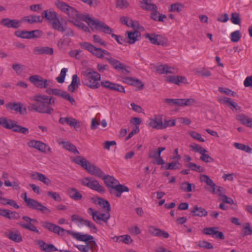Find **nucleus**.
Listing matches in <instances>:
<instances>
[{"label":"nucleus","mask_w":252,"mask_h":252,"mask_svg":"<svg viewBox=\"0 0 252 252\" xmlns=\"http://www.w3.org/2000/svg\"><path fill=\"white\" fill-rule=\"evenodd\" d=\"M33 99L35 102L30 104L28 106L29 111L48 115L54 113V109L51 105L55 103V97L37 94L33 96Z\"/></svg>","instance_id":"1"},{"label":"nucleus","mask_w":252,"mask_h":252,"mask_svg":"<svg viewBox=\"0 0 252 252\" xmlns=\"http://www.w3.org/2000/svg\"><path fill=\"white\" fill-rule=\"evenodd\" d=\"M106 186L109 188L110 193L120 197L124 192H128L129 189L123 185L120 184L119 181L113 176L103 175L102 177Z\"/></svg>","instance_id":"2"},{"label":"nucleus","mask_w":252,"mask_h":252,"mask_svg":"<svg viewBox=\"0 0 252 252\" xmlns=\"http://www.w3.org/2000/svg\"><path fill=\"white\" fill-rule=\"evenodd\" d=\"M55 4L57 7L62 12L68 15L69 18H80L81 20L86 22L88 24L91 17L88 14L80 15L79 14L78 11L74 7L69 6L67 3L56 0L55 1Z\"/></svg>","instance_id":"3"},{"label":"nucleus","mask_w":252,"mask_h":252,"mask_svg":"<svg viewBox=\"0 0 252 252\" xmlns=\"http://www.w3.org/2000/svg\"><path fill=\"white\" fill-rule=\"evenodd\" d=\"M73 161L86 169L90 174L99 178H102L104 174L101 169L91 163L85 158L81 156H77L73 159Z\"/></svg>","instance_id":"4"},{"label":"nucleus","mask_w":252,"mask_h":252,"mask_svg":"<svg viewBox=\"0 0 252 252\" xmlns=\"http://www.w3.org/2000/svg\"><path fill=\"white\" fill-rule=\"evenodd\" d=\"M84 78L82 83L88 87L95 89L100 86L99 81L100 80V75L97 72L90 69L84 73Z\"/></svg>","instance_id":"5"},{"label":"nucleus","mask_w":252,"mask_h":252,"mask_svg":"<svg viewBox=\"0 0 252 252\" xmlns=\"http://www.w3.org/2000/svg\"><path fill=\"white\" fill-rule=\"evenodd\" d=\"M88 25L93 30H96L103 32L105 33L111 34V36L115 39L118 38V35L112 33L113 32V29L97 19H93L91 18Z\"/></svg>","instance_id":"6"},{"label":"nucleus","mask_w":252,"mask_h":252,"mask_svg":"<svg viewBox=\"0 0 252 252\" xmlns=\"http://www.w3.org/2000/svg\"><path fill=\"white\" fill-rule=\"evenodd\" d=\"M81 183L83 186H86L99 193H103L105 192L104 188L94 178L89 177L84 178L81 179Z\"/></svg>","instance_id":"7"},{"label":"nucleus","mask_w":252,"mask_h":252,"mask_svg":"<svg viewBox=\"0 0 252 252\" xmlns=\"http://www.w3.org/2000/svg\"><path fill=\"white\" fill-rule=\"evenodd\" d=\"M87 212L92 216L93 220L97 223H100V221H103L104 222L106 223L110 218L109 212H107V213H100L92 208H89L87 210Z\"/></svg>","instance_id":"8"},{"label":"nucleus","mask_w":252,"mask_h":252,"mask_svg":"<svg viewBox=\"0 0 252 252\" xmlns=\"http://www.w3.org/2000/svg\"><path fill=\"white\" fill-rule=\"evenodd\" d=\"M200 180L201 182L205 183L209 188H205V189L211 192L213 194L218 193L219 195L221 197L223 195L221 193V189L222 188L220 187H218V189L217 191L215 190L216 184L213 182V180L211 179L209 177L206 175H202L200 176Z\"/></svg>","instance_id":"9"},{"label":"nucleus","mask_w":252,"mask_h":252,"mask_svg":"<svg viewBox=\"0 0 252 252\" xmlns=\"http://www.w3.org/2000/svg\"><path fill=\"white\" fill-rule=\"evenodd\" d=\"M29 80L33 85L39 88H47L50 87L51 82V80L44 79L38 75L30 76Z\"/></svg>","instance_id":"10"},{"label":"nucleus","mask_w":252,"mask_h":252,"mask_svg":"<svg viewBox=\"0 0 252 252\" xmlns=\"http://www.w3.org/2000/svg\"><path fill=\"white\" fill-rule=\"evenodd\" d=\"M14 34L19 37L25 39H31L40 37L42 34V32L40 30H36L32 31H27L26 30L16 31Z\"/></svg>","instance_id":"11"},{"label":"nucleus","mask_w":252,"mask_h":252,"mask_svg":"<svg viewBox=\"0 0 252 252\" xmlns=\"http://www.w3.org/2000/svg\"><path fill=\"white\" fill-rule=\"evenodd\" d=\"M28 207L43 214H48L51 212L47 207L44 206L41 203L36 200L32 198L26 205Z\"/></svg>","instance_id":"12"},{"label":"nucleus","mask_w":252,"mask_h":252,"mask_svg":"<svg viewBox=\"0 0 252 252\" xmlns=\"http://www.w3.org/2000/svg\"><path fill=\"white\" fill-rule=\"evenodd\" d=\"M66 232L77 240L85 242L86 244H90L92 241H94V237L87 234H82L70 230H67Z\"/></svg>","instance_id":"13"},{"label":"nucleus","mask_w":252,"mask_h":252,"mask_svg":"<svg viewBox=\"0 0 252 252\" xmlns=\"http://www.w3.org/2000/svg\"><path fill=\"white\" fill-rule=\"evenodd\" d=\"M80 45L81 47L88 50L96 57L100 59L103 58V56L102 55L101 52V48H96L92 44L86 42H81L80 43Z\"/></svg>","instance_id":"14"},{"label":"nucleus","mask_w":252,"mask_h":252,"mask_svg":"<svg viewBox=\"0 0 252 252\" xmlns=\"http://www.w3.org/2000/svg\"><path fill=\"white\" fill-rule=\"evenodd\" d=\"M106 60L115 69H121L123 73L127 74L129 71L127 69L128 66L113 58L105 57Z\"/></svg>","instance_id":"15"},{"label":"nucleus","mask_w":252,"mask_h":252,"mask_svg":"<svg viewBox=\"0 0 252 252\" xmlns=\"http://www.w3.org/2000/svg\"><path fill=\"white\" fill-rule=\"evenodd\" d=\"M218 227H212L209 228H205L203 230V232L204 234L212 236L215 238H218L220 240H223L225 237L221 232L218 231Z\"/></svg>","instance_id":"16"},{"label":"nucleus","mask_w":252,"mask_h":252,"mask_svg":"<svg viewBox=\"0 0 252 252\" xmlns=\"http://www.w3.org/2000/svg\"><path fill=\"white\" fill-rule=\"evenodd\" d=\"M148 126L153 128L157 129H163L162 116L158 115L151 118L149 120Z\"/></svg>","instance_id":"17"},{"label":"nucleus","mask_w":252,"mask_h":252,"mask_svg":"<svg viewBox=\"0 0 252 252\" xmlns=\"http://www.w3.org/2000/svg\"><path fill=\"white\" fill-rule=\"evenodd\" d=\"M23 104L21 103L9 102L5 104V107L7 109L19 112L22 115H24L27 113V109L26 107H23Z\"/></svg>","instance_id":"18"},{"label":"nucleus","mask_w":252,"mask_h":252,"mask_svg":"<svg viewBox=\"0 0 252 252\" xmlns=\"http://www.w3.org/2000/svg\"><path fill=\"white\" fill-rule=\"evenodd\" d=\"M0 23L3 26L8 28L18 29L20 27L21 23L16 19H10L3 18L0 20Z\"/></svg>","instance_id":"19"},{"label":"nucleus","mask_w":252,"mask_h":252,"mask_svg":"<svg viewBox=\"0 0 252 252\" xmlns=\"http://www.w3.org/2000/svg\"><path fill=\"white\" fill-rule=\"evenodd\" d=\"M145 37L148 38L152 44L155 45H163L164 42L160 35L156 34L155 33H147L145 34Z\"/></svg>","instance_id":"20"},{"label":"nucleus","mask_w":252,"mask_h":252,"mask_svg":"<svg viewBox=\"0 0 252 252\" xmlns=\"http://www.w3.org/2000/svg\"><path fill=\"white\" fill-rule=\"evenodd\" d=\"M81 252H89V250L94 251L96 249L97 244L95 241H92L90 244L85 245H78L75 246Z\"/></svg>","instance_id":"21"},{"label":"nucleus","mask_w":252,"mask_h":252,"mask_svg":"<svg viewBox=\"0 0 252 252\" xmlns=\"http://www.w3.org/2000/svg\"><path fill=\"white\" fill-rule=\"evenodd\" d=\"M29 147L35 148L41 152H45L47 145L40 141L31 140L28 143Z\"/></svg>","instance_id":"22"},{"label":"nucleus","mask_w":252,"mask_h":252,"mask_svg":"<svg viewBox=\"0 0 252 252\" xmlns=\"http://www.w3.org/2000/svg\"><path fill=\"white\" fill-rule=\"evenodd\" d=\"M41 16L42 19L43 18L47 19L51 24L53 21H55V19L58 18L57 13L55 11L51 10H44Z\"/></svg>","instance_id":"23"},{"label":"nucleus","mask_w":252,"mask_h":252,"mask_svg":"<svg viewBox=\"0 0 252 252\" xmlns=\"http://www.w3.org/2000/svg\"><path fill=\"white\" fill-rule=\"evenodd\" d=\"M35 54H46L52 55L54 53V49L49 47H37L33 50Z\"/></svg>","instance_id":"24"},{"label":"nucleus","mask_w":252,"mask_h":252,"mask_svg":"<svg viewBox=\"0 0 252 252\" xmlns=\"http://www.w3.org/2000/svg\"><path fill=\"white\" fill-rule=\"evenodd\" d=\"M191 213L193 216H197L199 217H206L208 215V212L203 208L195 205L193 209L191 211Z\"/></svg>","instance_id":"25"},{"label":"nucleus","mask_w":252,"mask_h":252,"mask_svg":"<svg viewBox=\"0 0 252 252\" xmlns=\"http://www.w3.org/2000/svg\"><path fill=\"white\" fill-rule=\"evenodd\" d=\"M187 79L186 77L181 76H167L166 81L172 83L177 85H180L182 83H186Z\"/></svg>","instance_id":"26"},{"label":"nucleus","mask_w":252,"mask_h":252,"mask_svg":"<svg viewBox=\"0 0 252 252\" xmlns=\"http://www.w3.org/2000/svg\"><path fill=\"white\" fill-rule=\"evenodd\" d=\"M80 84V80L78 77L77 75H73L71 84L68 87V91L71 93L74 92L75 90L77 89Z\"/></svg>","instance_id":"27"},{"label":"nucleus","mask_w":252,"mask_h":252,"mask_svg":"<svg viewBox=\"0 0 252 252\" xmlns=\"http://www.w3.org/2000/svg\"><path fill=\"white\" fill-rule=\"evenodd\" d=\"M128 40L127 42L129 44H133L136 41L139 40L141 33L139 32L136 31L134 32H126Z\"/></svg>","instance_id":"28"},{"label":"nucleus","mask_w":252,"mask_h":252,"mask_svg":"<svg viewBox=\"0 0 252 252\" xmlns=\"http://www.w3.org/2000/svg\"><path fill=\"white\" fill-rule=\"evenodd\" d=\"M94 203L99 205L103 209L110 212L111 211V206L109 202L102 198H96L94 201Z\"/></svg>","instance_id":"29"},{"label":"nucleus","mask_w":252,"mask_h":252,"mask_svg":"<svg viewBox=\"0 0 252 252\" xmlns=\"http://www.w3.org/2000/svg\"><path fill=\"white\" fill-rule=\"evenodd\" d=\"M5 235L9 239L15 242L19 243L22 241V237L18 230H16L14 232L10 231L9 233H6Z\"/></svg>","instance_id":"30"},{"label":"nucleus","mask_w":252,"mask_h":252,"mask_svg":"<svg viewBox=\"0 0 252 252\" xmlns=\"http://www.w3.org/2000/svg\"><path fill=\"white\" fill-rule=\"evenodd\" d=\"M78 18H70L68 21L69 22L72 23L74 26L81 29L84 32H89L90 29L89 27L83 23L78 21ZM80 19V18H79Z\"/></svg>","instance_id":"31"},{"label":"nucleus","mask_w":252,"mask_h":252,"mask_svg":"<svg viewBox=\"0 0 252 252\" xmlns=\"http://www.w3.org/2000/svg\"><path fill=\"white\" fill-rule=\"evenodd\" d=\"M27 223H25L23 221H20L18 222V224H19L20 226H21L23 228L27 229L31 231L36 232L38 234H40V232L37 229V228L33 225L31 221H26Z\"/></svg>","instance_id":"32"},{"label":"nucleus","mask_w":252,"mask_h":252,"mask_svg":"<svg viewBox=\"0 0 252 252\" xmlns=\"http://www.w3.org/2000/svg\"><path fill=\"white\" fill-rule=\"evenodd\" d=\"M152 0H142L141 2L142 5L141 7L145 10L149 11H154L158 10V7L154 3H151L150 2Z\"/></svg>","instance_id":"33"},{"label":"nucleus","mask_w":252,"mask_h":252,"mask_svg":"<svg viewBox=\"0 0 252 252\" xmlns=\"http://www.w3.org/2000/svg\"><path fill=\"white\" fill-rule=\"evenodd\" d=\"M15 123V121L14 120H9L8 121L4 117L0 118V125L2 126L4 128L12 129L13 130Z\"/></svg>","instance_id":"34"},{"label":"nucleus","mask_w":252,"mask_h":252,"mask_svg":"<svg viewBox=\"0 0 252 252\" xmlns=\"http://www.w3.org/2000/svg\"><path fill=\"white\" fill-rule=\"evenodd\" d=\"M69 196L74 200H79L82 199V195L75 188H71L68 190Z\"/></svg>","instance_id":"35"},{"label":"nucleus","mask_w":252,"mask_h":252,"mask_svg":"<svg viewBox=\"0 0 252 252\" xmlns=\"http://www.w3.org/2000/svg\"><path fill=\"white\" fill-rule=\"evenodd\" d=\"M52 28L58 31V32H65V27L66 26H63V24L60 22V20L57 18L55 19V21H53L52 23L51 24Z\"/></svg>","instance_id":"36"},{"label":"nucleus","mask_w":252,"mask_h":252,"mask_svg":"<svg viewBox=\"0 0 252 252\" xmlns=\"http://www.w3.org/2000/svg\"><path fill=\"white\" fill-rule=\"evenodd\" d=\"M24 21L30 24L41 23L42 22V17L41 16L30 15L24 17Z\"/></svg>","instance_id":"37"},{"label":"nucleus","mask_w":252,"mask_h":252,"mask_svg":"<svg viewBox=\"0 0 252 252\" xmlns=\"http://www.w3.org/2000/svg\"><path fill=\"white\" fill-rule=\"evenodd\" d=\"M151 18L155 21L163 22L164 19L166 18V16L160 13L158 10H156L151 13Z\"/></svg>","instance_id":"38"},{"label":"nucleus","mask_w":252,"mask_h":252,"mask_svg":"<svg viewBox=\"0 0 252 252\" xmlns=\"http://www.w3.org/2000/svg\"><path fill=\"white\" fill-rule=\"evenodd\" d=\"M42 243L40 245L41 249L46 252H52L58 251V249L53 244H47L41 241L40 242Z\"/></svg>","instance_id":"39"},{"label":"nucleus","mask_w":252,"mask_h":252,"mask_svg":"<svg viewBox=\"0 0 252 252\" xmlns=\"http://www.w3.org/2000/svg\"><path fill=\"white\" fill-rule=\"evenodd\" d=\"M63 145V147L66 150L76 154H79V152L76 149V147L69 142L62 141L60 143Z\"/></svg>","instance_id":"40"},{"label":"nucleus","mask_w":252,"mask_h":252,"mask_svg":"<svg viewBox=\"0 0 252 252\" xmlns=\"http://www.w3.org/2000/svg\"><path fill=\"white\" fill-rule=\"evenodd\" d=\"M71 39L63 35L61 38L57 43V46L60 49H62L64 45L68 46L71 42Z\"/></svg>","instance_id":"41"},{"label":"nucleus","mask_w":252,"mask_h":252,"mask_svg":"<svg viewBox=\"0 0 252 252\" xmlns=\"http://www.w3.org/2000/svg\"><path fill=\"white\" fill-rule=\"evenodd\" d=\"M185 166L189 168V169L197 172L198 173L203 172L204 171V168L201 166L197 165L195 163L193 162H189L185 164Z\"/></svg>","instance_id":"42"},{"label":"nucleus","mask_w":252,"mask_h":252,"mask_svg":"<svg viewBox=\"0 0 252 252\" xmlns=\"http://www.w3.org/2000/svg\"><path fill=\"white\" fill-rule=\"evenodd\" d=\"M184 8V5L181 3H175L172 4L169 9V11L180 12Z\"/></svg>","instance_id":"43"},{"label":"nucleus","mask_w":252,"mask_h":252,"mask_svg":"<svg viewBox=\"0 0 252 252\" xmlns=\"http://www.w3.org/2000/svg\"><path fill=\"white\" fill-rule=\"evenodd\" d=\"M36 176L37 179L40 181L43 182L45 185L47 186L51 185V181L48 178L46 177L44 175L40 173L36 172Z\"/></svg>","instance_id":"44"},{"label":"nucleus","mask_w":252,"mask_h":252,"mask_svg":"<svg viewBox=\"0 0 252 252\" xmlns=\"http://www.w3.org/2000/svg\"><path fill=\"white\" fill-rule=\"evenodd\" d=\"M234 146L238 149L243 150L248 153H252V148L248 146L239 143H234Z\"/></svg>","instance_id":"45"},{"label":"nucleus","mask_w":252,"mask_h":252,"mask_svg":"<svg viewBox=\"0 0 252 252\" xmlns=\"http://www.w3.org/2000/svg\"><path fill=\"white\" fill-rule=\"evenodd\" d=\"M242 233L243 236L251 235L252 234V229L251 228L250 224L249 223L247 222L244 224Z\"/></svg>","instance_id":"46"},{"label":"nucleus","mask_w":252,"mask_h":252,"mask_svg":"<svg viewBox=\"0 0 252 252\" xmlns=\"http://www.w3.org/2000/svg\"><path fill=\"white\" fill-rule=\"evenodd\" d=\"M13 131L15 132H20L24 134H27L29 132L28 128L25 127H22L19 125H17L16 122L13 127Z\"/></svg>","instance_id":"47"},{"label":"nucleus","mask_w":252,"mask_h":252,"mask_svg":"<svg viewBox=\"0 0 252 252\" xmlns=\"http://www.w3.org/2000/svg\"><path fill=\"white\" fill-rule=\"evenodd\" d=\"M189 147L192 150L196 152L199 153L201 155L203 153H205L208 152L206 149L195 143L190 145Z\"/></svg>","instance_id":"48"},{"label":"nucleus","mask_w":252,"mask_h":252,"mask_svg":"<svg viewBox=\"0 0 252 252\" xmlns=\"http://www.w3.org/2000/svg\"><path fill=\"white\" fill-rule=\"evenodd\" d=\"M241 37V34L239 31H236L230 34V39L232 42H237Z\"/></svg>","instance_id":"49"},{"label":"nucleus","mask_w":252,"mask_h":252,"mask_svg":"<svg viewBox=\"0 0 252 252\" xmlns=\"http://www.w3.org/2000/svg\"><path fill=\"white\" fill-rule=\"evenodd\" d=\"M67 71V69L66 68L62 69L60 76L56 78V80L58 83H63L64 82Z\"/></svg>","instance_id":"50"},{"label":"nucleus","mask_w":252,"mask_h":252,"mask_svg":"<svg viewBox=\"0 0 252 252\" xmlns=\"http://www.w3.org/2000/svg\"><path fill=\"white\" fill-rule=\"evenodd\" d=\"M129 5V3L126 0H117L116 6L121 9L127 8Z\"/></svg>","instance_id":"51"},{"label":"nucleus","mask_w":252,"mask_h":252,"mask_svg":"<svg viewBox=\"0 0 252 252\" xmlns=\"http://www.w3.org/2000/svg\"><path fill=\"white\" fill-rule=\"evenodd\" d=\"M191 187V184L188 182H184L181 184L180 188L184 191L190 192L192 191Z\"/></svg>","instance_id":"52"},{"label":"nucleus","mask_w":252,"mask_h":252,"mask_svg":"<svg viewBox=\"0 0 252 252\" xmlns=\"http://www.w3.org/2000/svg\"><path fill=\"white\" fill-rule=\"evenodd\" d=\"M82 224L87 226L90 228L92 229L94 232H96L97 230L95 225L91 220L84 219Z\"/></svg>","instance_id":"53"},{"label":"nucleus","mask_w":252,"mask_h":252,"mask_svg":"<svg viewBox=\"0 0 252 252\" xmlns=\"http://www.w3.org/2000/svg\"><path fill=\"white\" fill-rule=\"evenodd\" d=\"M230 20L232 23L236 25H239L241 23L239 15L237 13H232Z\"/></svg>","instance_id":"54"},{"label":"nucleus","mask_w":252,"mask_h":252,"mask_svg":"<svg viewBox=\"0 0 252 252\" xmlns=\"http://www.w3.org/2000/svg\"><path fill=\"white\" fill-rule=\"evenodd\" d=\"M93 39L94 43L102 46H106V43L104 42L99 35H94Z\"/></svg>","instance_id":"55"},{"label":"nucleus","mask_w":252,"mask_h":252,"mask_svg":"<svg viewBox=\"0 0 252 252\" xmlns=\"http://www.w3.org/2000/svg\"><path fill=\"white\" fill-rule=\"evenodd\" d=\"M66 231L67 230H65L64 228L55 224L53 232L57 233L60 236H63L64 232L65 231L66 232Z\"/></svg>","instance_id":"56"},{"label":"nucleus","mask_w":252,"mask_h":252,"mask_svg":"<svg viewBox=\"0 0 252 252\" xmlns=\"http://www.w3.org/2000/svg\"><path fill=\"white\" fill-rule=\"evenodd\" d=\"M219 91L223 94H225L228 95L234 96L235 93L228 88H225L223 87H219Z\"/></svg>","instance_id":"57"},{"label":"nucleus","mask_w":252,"mask_h":252,"mask_svg":"<svg viewBox=\"0 0 252 252\" xmlns=\"http://www.w3.org/2000/svg\"><path fill=\"white\" fill-rule=\"evenodd\" d=\"M47 194L56 201H61L62 200L60 194L56 192L48 191Z\"/></svg>","instance_id":"58"},{"label":"nucleus","mask_w":252,"mask_h":252,"mask_svg":"<svg viewBox=\"0 0 252 252\" xmlns=\"http://www.w3.org/2000/svg\"><path fill=\"white\" fill-rule=\"evenodd\" d=\"M74 118L72 117H62L60 118L59 119V123L61 124H64L65 123L67 124V125H69L70 126V123H72V120H73Z\"/></svg>","instance_id":"59"},{"label":"nucleus","mask_w":252,"mask_h":252,"mask_svg":"<svg viewBox=\"0 0 252 252\" xmlns=\"http://www.w3.org/2000/svg\"><path fill=\"white\" fill-rule=\"evenodd\" d=\"M237 119L240 121L243 125H246L249 118L245 115L241 114L237 116Z\"/></svg>","instance_id":"60"},{"label":"nucleus","mask_w":252,"mask_h":252,"mask_svg":"<svg viewBox=\"0 0 252 252\" xmlns=\"http://www.w3.org/2000/svg\"><path fill=\"white\" fill-rule=\"evenodd\" d=\"M197 101L194 98L184 99V106H188L193 105L197 103Z\"/></svg>","instance_id":"61"},{"label":"nucleus","mask_w":252,"mask_h":252,"mask_svg":"<svg viewBox=\"0 0 252 252\" xmlns=\"http://www.w3.org/2000/svg\"><path fill=\"white\" fill-rule=\"evenodd\" d=\"M41 223H42V226L47 228L50 231H51V232L53 231L55 224H54L52 223H51V222H47V221H43Z\"/></svg>","instance_id":"62"},{"label":"nucleus","mask_w":252,"mask_h":252,"mask_svg":"<svg viewBox=\"0 0 252 252\" xmlns=\"http://www.w3.org/2000/svg\"><path fill=\"white\" fill-rule=\"evenodd\" d=\"M81 52L80 50H71L68 53V55L76 59H79L80 57L79 53Z\"/></svg>","instance_id":"63"},{"label":"nucleus","mask_w":252,"mask_h":252,"mask_svg":"<svg viewBox=\"0 0 252 252\" xmlns=\"http://www.w3.org/2000/svg\"><path fill=\"white\" fill-rule=\"evenodd\" d=\"M168 65H160L157 67V71L160 74H167V69Z\"/></svg>","instance_id":"64"}]
</instances>
